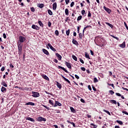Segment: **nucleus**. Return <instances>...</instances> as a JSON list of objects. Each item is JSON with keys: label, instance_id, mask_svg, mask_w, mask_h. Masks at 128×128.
<instances>
[{"label": "nucleus", "instance_id": "obj_8", "mask_svg": "<svg viewBox=\"0 0 128 128\" xmlns=\"http://www.w3.org/2000/svg\"><path fill=\"white\" fill-rule=\"evenodd\" d=\"M57 106H62V104L58 101H56L54 106V108H56Z\"/></svg>", "mask_w": 128, "mask_h": 128}, {"label": "nucleus", "instance_id": "obj_21", "mask_svg": "<svg viewBox=\"0 0 128 128\" xmlns=\"http://www.w3.org/2000/svg\"><path fill=\"white\" fill-rule=\"evenodd\" d=\"M110 102L112 104H116V100H109Z\"/></svg>", "mask_w": 128, "mask_h": 128}, {"label": "nucleus", "instance_id": "obj_46", "mask_svg": "<svg viewBox=\"0 0 128 128\" xmlns=\"http://www.w3.org/2000/svg\"><path fill=\"white\" fill-rule=\"evenodd\" d=\"M90 126H94V128H98V125H95L94 124L92 123L90 124Z\"/></svg>", "mask_w": 128, "mask_h": 128}, {"label": "nucleus", "instance_id": "obj_17", "mask_svg": "<svg viewBox=\"0 0 128 128\" xmlns=\"http://www.w3.org/2000/svg\"><path fill=\"white\" fill-rule=\"evenodd\" d=\"M56 56H57V58H58V60H62V57L60 54H58V53H56Z\"/></svg>", "mask_w": 128, "mask_h": 128}, {"label": "nucleus", "instance_id": "obj_2", "mask_svg": "<svg viewBox=\"0 0 128 128\" xmlns=\"http://www.w3.org/2000/svg\"><path fill=\"white\" fill-rule=\"evenodd\" d=\"M32 96L33 98H38L40 97V93L36 92H32Z\"/></svg>", "mask_w": 128, "mask_h": 128}, {"label": "nucleus", "instance_id": "obj_48", "mask_svg": "<svg viewBox=\"0 0 128 128\" xmlns=\"http://www.w3.org/2000/svg\"><path fill=\"white\" fill-rule=\"evenodd\" d=\"M68 20H70V17H66V19L65 20V22H68Z\"/></svg>", "mask_w": 128, "mask_h": 128}, {"label": "nucleus", "instance_id": "obj_11", "mask_svg": "<svg viewBox=\"0 0 128 128\" xmlns=\"http://www.w3.org/2000/svg\"><path fill=\"white\" fill-rule=\"evenodd\" d=\"M58 68L59 70L61 68V70H64V72H66L67 74H68V71L66 70V69L64 68L62 66H58Z\"/></svg>", "mask_w": 128, "mask_h": 128}, {"label": "nucleus", "instance_id": "obj_64", "mask_svg": "<svg viewBox=\"0 0 128 128\" xmlns=\"http://www.w3.org/2000/svg\"><path fill=\"white\" fill-rule=\"evenodd\" d=\"M60 127H61L62 128H64V126L63 124H60Z\"/></svg>", "mask_w": 128, "mask_h": 128}, {"label": "nucleus", "instance_id": "obj_20", "mask_svg": "<svg viewBox=\"0 0 128 128\" xmlns=\"http://www.w3.org/2000/svg\"><path fill=\"white\" fill-rule=\"evenodd\" d=\"M70 110L73 114H76V109H74L73 107H70Z\"/></svg>", "mask_w": 128, "mask_h": 128}, {"label": "nucleus", "instance_id": "obj_16", "mask_svg": "<svg viewBox=\"0 0 128 128\" xmlns=\"http://www.w3.org/2000/svg\"><path fill=\"white\" fill-rule=\"evenodd\" d=\"M42 78H44V80H50V78H48V76H46V75L42 74Z\"/></svg>", "mask_w": 128, "mask_h": 128}, {"label": "nucleus", "instance_id": "obj_19", "mask_svg": "<svg viewBox=\"0 0 128 128\" xmlns=\"http://www.w3.org/2000/svg\"><path fill=\"white\" fill-rule=\"evenodd\" d=\"M26 106H35V104L32 102H28V103H26Z\"/></svg>", "mask_w": 128, "mask_h": 128}, {"label": "nucleus", "instance_id": "obj_3", "mask_svg": "<svg viewBox=\"0 0 128 128\" xmlns=\"http://www.w3.org/2000/svg\"><path fill=\"white\" fill-rule=\"evenodd\" d=\"M103 8L106 12H108V14H110V12H112V10L110 9V8H106V6H104Z\"/></svg>", "mask_w": 128, "mask_h": 128}, {"label": "nucleus", "instance_id": "obj_39", "mask_svg": "<svg viewBox=\"0 0 128 128\" xmlns=\"http://www.w3.org/2000/svg\"><path fill=\"white\" fill-rule=\"evenodd\" d=\"M48 14H50V16H52V10H48Z\"/></svg>", "mask_w": 128, "mask_h": 128}, {"label": "nucleus", "instance_id": "obj_34", "mask_svg": "<svg viewBox=\"0 0 128 128\" xmlns=\"http://www.w3.org/2000/svg\"><path fill=\"white\" fill-rule=\"evenodd\" d=\"M82 15L78 16L77 18V21L78 22V21L80 20H82Z\"/></svg>", "mask_w": 128, "mask_h": 128}, {"label": "nucleus", "instance_id": "obj_50", "mask_svg": "<svg viewBox=\"0 0 128 128\" xmlns=\"http://www.w3.org/2000/svg\"><path fill=\"white\" fill-rule=\"evenodd\" d=\"M74 6V2H72L70 4V8H72V6Z\"/></svg>", "mask_w": 128, "mask_h": 128}, {"label": "nucleus", "instance_id": "obj_55", "mask_svg": "<svg viewBox=\"0 0 128 128\" xmlns=\"http://www.w3.org/2000/svg\"><path fill=\"white\" fill-rule=\"evenodd\" d=\"M92 88L93 90H94V92H96V87L94 86V85L92 86Z\"/></svg>", "mask_w": 128, "mask_h": 128}, {"label": "nucleus", "instance_id": "obj_10", "mask_svg": "<svg viewBox=\"0 0 128 128\" xmlns=\"http://www.w3.org/2000/svg\"><path fill=\"white\" fill-rule=\"evenodd\" d=\"M44 54H46V56H50V52H48V50L44 49V48H43L42 50Z\"/></svg>", "mask_w": 128, "mask_h": 128}, {"label": "nucleus", "instance_id": "obj_7", "mask_svg": "<svg viewBox=\"0 0 128 128\" xmlns=\"http://www.w3.org/2000/svg\"><path fill=\"white\" fill-rule=\"evenodd\" d=\"M32 28H33V30H40V27L36 24H33L32 26Z\"/></svg>", "mask_w": 128, "mask_h": 128}, {"label": "nucleus", "instance_id": "obj_27", "mask_svg": "<svg viewBox=\"0 0 128 128\" xmlns=\"http://www.w3.org/2000/svg\"><path fill=\"white\" fill-rule=\"evenodd\" d=\"M44 6V4H38V7L40 8H42Z\"/></svg>", "mask_w": 128, "mask_h": 128}, {"label": "nucleus", "instance_id": "obj_51", "mask_svg": "<svg viewBox=\"0 0 128 128\" xmlns=\"http://www.w3.org/2000/svg\"><path fill=\"white\" fill-rule=\"evenodd\" d=\"M55 34H56V36H58V34H59L58 30H55Z\"/></svg>", "mask_w": 128, "mask_h": 128}, {"label": "nucleus", "instance_id": "obj_63", "mask_svg": "<svg viewBox=\"0 0 128 128\" xmlns=\"http://www.w3.org/2000/svg\"><path fill=\"white\" fill-rule=\"evenodd\" d=\"M88 88L89 90H92V87L90 86V85L88 86Z\"/></svg>", "mask_w": 128, "mask_h": 128}, {"label": "nucleus", "instance_id": "obj_32", "mask_svg": "<svg viewBox=\"0 0 128 128\" xmlns=\"http://www.w3.org/2000/svg\"><path fill=\"white\" fill-rule=\"evenodd\" d=\"M72 58H73V60H75L76 62H78V58H76V56L74 55H72Z\"/></svg>", "mask_w": 128, "mask_h": 128}, {"label": "nucleus", "instance_id": "obj_37", "mask_svg": "<svg viewBox=\"0 0 128 128\" xmlns=\"http://www.w3.org/2000/svg\"><path fill=\"white\" fill-rule=\"evenodd\" d=\"M78 36H79V38H80V40H82V36H84L82 34V33H79Z\"/></svg>", "mask_w": 128, "mask_h": 128}, {"label": "nucleus", "instance_id": "obj_4", "mask_svg": "<svg viewBox=\"0 0 128 128\" xmlns=\"http://www.w3.org/2000/svg\"><path fill=\"white\" fill-rule=\"evenodd\" d=\"M19 42H26V38L22 36H20Z\"/></svg>", "mask_w": 128, "mask_h": 128}, {"label": "nucleus", "instance_id": "obj_31", "mask_svg": "<svg viewBox=\"0 0 128 128\" xmlns=\"http://www.w3.org/2000/svg\"><path fill=\"white\" fill-rule=\"evenodd\" d=\"M70 14V12H68V9L66 8L65 10V14H66V16H68Z\"/></svg>", "mask_w": 128, "mask_h": 128}, {"label": "nucleus", "instance_id": "obj_60", "mask_svg": "<svg viewBox=\"0 0 128 128\" xmlns=\"http://www.w3.org/2000/svg\"><path fill=\"white\" fill-rule=\"evenodd\" d=\"M80 62H82V64H84V60H82V58L80 59Z\"/></svg>", "mask_w": 128, "mask_h": 128}, {"label": "nucleus", "instance_id": "obj_59", "mask_svg": "<svg viewBox=\"0 0 128 128\" xmlns=\"http://www.w3.org/2000/svg\"><path fill=\"white\" fill-rule=\"evenodd\" d=\"M116 96H122V94L120 93H116Z\"/></svg>", "mask_w": 128, "mask_h": 128}, {"label": "nucleus", "instance_id": "obj_40", "mask_svg": "<svg viewBox=\"0 0 128 128\" xmlns=\"http://www.w3.org/2000/svg\"><path fill=\"white\" fill-rule=\"evenodd\" d=\"M81 13L82 16H84V14H86V10H83L81 11Z\"/></svg>", "mask_w": 128, "mask_h": 128}, {"label": "nucleus", "instance_id": "obj_49", "mask_svg": "<svg viewBox=\"0 0 128 128\" xmlns=\"http://www.w3.org/2000/svg\"><path fill=\"white\" fill-rule=\"evenodd\" d=\"M22 48H18V54H22Z\"/></svg>", "mask_w": 128, "mask_h": 128}, {"label": "nucleus", "instance_id": "obj_22", "mask_svg": "<svg viewBox=\"0 0 128 128\" xmlns=\"http://www.w3.org/2000/svg\"><path fill=\"white\" fill-rule=\"evenodd\" d=\"M67 122L68 124H72L74 128H76V124H74V122H70V121L68 120Z\"/></svg>", "mask_w": 128, "mask_h": 128}, {"label": "nucleus", "instance_id": "obj_45", "mask_svg": "<svg viewBox=\"0 0 128 128\" xmlns=\"http://www.w3.org/2000/svg\"><path fill=\"white\" fill-rule=\"evenodd\" d=\"M25 90H32V88H24Z\"/></svg>", "mask_w": 128, "mask_h": 128}, {"label": "nucleus", "instance_id": "obj_9", "mask_svg": "<svg viewBox=\"0 0 128 128\" xmlns=\"http://www.w3.org/2000/svg\"><path fill=\"white\" fill-rule=\"evenodd\" d=\"M56 86H57V87L59 90H62V84L60 82H58V81H56Z\"/></svg>", "mask_w": 128, "mask_h": 128}, {"label": "nucleus", "instance_id": "obj_23", "mask_svg": "<svg viewBox=\"0 0 128 128\" xmlns=\"http://www.w3.org/2000/svg\"><path fill=\"white\" fill-rule=\"evenodd\" d=\"M52 8L54 10H56V2H54L52 4Z\"/></svg>", "mask_w": 128, "mask_h": 128}, {"label": "nucleus", "instance_id": "obj_53", "mask_svg": "<svg viewBox=\"0 0 128 128\" xmlns=\"http://www.w3.org/2000/svg\"><path fill=\"white\" fill-rule=\"evenodd\" d=\"M122 114H126V116H128V112L126 111L122 110Z\"/></svg>", "mask_w": 128, "mask_h": 128}, {"label": "nucleus", "instance_id": "obj_25", "mask_svg": "<svg viewBox=\"0 0 128 128\" xmlns=\"http://www.w3.org/2000/svg\"><path fill=\"white\" fill-rule=\"evenodd\" d=\"M18 48H22V43L18 42Z\"/></svg>", "mask_w": 128, "mask_h": 128}, {"label": "nucleus", "instance_id": "obj_41", "mask_svg": "<svg viewBox=\"0 0 128 128\" xmlns=\"http://www.w3.org/2000/svg\"><path fill=\"white\" fill-rule=\"evenodd\" d=\"M108 86H112V88H114V84L108 83Z\"/></svg>", "mask_w": 128, "mask_h": 128}, {"label": "nucleus", "instance_id": "obj_29", "mask_svg": "<svg viewBox=\"0 0 128 128\" xmlns=\"http://www.w3.org/2000/svg\"><path fill=\"white\" fill-rule=\"evenodd\" d=\"M48 102L50 104H51L52 106H54V101H52V100H50L48 101Z\"/></svg>", "mask_w": 128, "mask_h": 128}, {"label": "nucleus", "instance_id": "obj_61", "mask_svg": "<svg viewBox=\"0 0 128 128\" xmlns=\"http://www.w3.org/2000/svg\"><path fill=\"white\" fill-rule=\"evenodd\" d=\"M66 4H68V2H70V0H65Z\"/></svg>", "mask_w": 128, "mask_h": 128}, {"label": "nucleus", "instance_id": "obj_42", "mask_svg": "<svg viewBox=\"0 0 128 128\" xmlns=\"http://www.w3.org/2000/svg\"><path fill=\"white\" fill-rule=\"evenodd\" d=\"M42 106H44V108H46V110H50V108L46 106L42 105Z\"/></svg>", "mask_w": 128, "mask_h": 128}, {"label": "nucleus", "instance_id": "obj_1", "mask_svg": "<svg viewBox=\"0 0 128 128\" xmlns=\"http://www.w3.org/2000/svg\"><path fill=\"white\" fill-rule=\"evenodd\" d=\"M37 122H46V119L44 118H42V116H40L38 117V118L36 119Z\"/></svg>", "mask_w": 128, "mask_h": 128}, {"label": "nucleus", "instance_id": "obj_56", "mask_svg": "<svg viewBox=\"0 0 128 128\" xmlns=\"http://www.w3.org/2000/svg\"><path fill=\"white\" fill-rule=\"evenodd\" d=\"M124 26H126V30H128V25L126 24V22H124Z\"/></svg>", "mask_w": 128, "mask_h": 128}, {"label": "nucleus", "instance_id": "obj_38", "mask_svg": "<svg viewBox=\"0 0 128 128\" xmlns=\"http://www.w3.org/2000/svg\"><path fill=\"white\" fill-rule=\"evenodd\" d=\"M111 36L112 38H115L116 40H119L120 39L114 36H113V35H111Z\"/></svg>", "mask_w": 128, "mask_h": 128}, {"label": "nucleus", "instance_id": "obj_35", "mask_svg": "<svg viewBox=\"0 0 128 128\" xmlns=\"http://www.w3.org/2000/svg\"><path fill=\"white\" fill-rule=\"evenodd\" d=\"M116 122H118V124H120V126H122L123 124L122 122V120H117Z\"/></svg>", "mask_w": 128, "mask_h": 128}, {"label": "nucleus", "instance_id": "obj_33", "mask_svg": "<svg viewBox=\"0 0 128 128\" xmlns=\"http://www.w3.org/2000/svg\"><path fill=\"white\" fill-rule=\"evenodd\" d=\"M103 112H106V114H108L109 116H112V114H110V112H108V110H103Z\"/></svg>", "mask_w": 128, "mask_h": 128}, {"label": "nucleus", "instance_id": "obj_13", "mask_svg": "<svg viewBox=\"0 0 128 128\" xmlns=\"http://www.w3.org/2000/svg\"><path fill=\"white\" fill-rule=\"evenodd\" d=\"M65 64L68 68H72V65L70 63H68L67 62H65Z\"/></svg>", "mask_w": 128, "mask_h": 128}, {"label": "nucleus", "instance_id": "obj_36", "mask_svg": "<svg viewBox=\"0 0 128 128\" xmlns=\"http://www.w3.org/2000/svg\"><path fill=\"white\" fill-rule=\"evenodd\" d=\"M70 29H68V30H66V34L68 36H70Z\"/></svg>", "mask_w": 128, "mask_h": 128}, {"label": "nucleus", "instance_id": "obj_44", "mask_svg": "<svg viewBox=\"0 0 128 128\" xmlns=\"http://www.w3.org/2000/svg\"><path fill=\"white\" fill-rule=\"evenodd\" d=\"M109 92L110 94H111L112 96V94H114V90H110L109 91Z\"/></svg>", "mask_w": 128, "mask_h": 128}, {"label": "nucleus", "instance_id": "obj_14", "mask_svg": "<svg viewBox=\"0 0 128 128\" xmlns=\"http://www.w3.org/2000/svg\"><path fill=\"white\" fill-rule=\"evenodd\" d=\"M119 46L122 48H126V42H124L122 44H119Z\"/></svg>", "mask_w": 128, "mask_h": 128}, {"label": "nucleus", "instance_id": "obj_43", "mask_svg": "<svg viewBox=\"0 0 128 128\" xmlns=\"http://www.w3.org/2000/svg\"><path fill=\"white\" fill-rule=\"evenodd\" d=\"M30 10L32 12H36V10L34 9V8L32 7L30 8Z\"/></svg>", "mask_w": 128, "mask_h": 128}, {"label": "nucleus", "instance_id": "obj_57", "mask_svg": "<svg viewBox=\"0 0 128 128\" xmlns=\"http://www.w3.org/2000/svg\"><path fill=\"white\" fill-rule=\"evenodd\" d=\"M80 100V102H82L83 104H84V102H86L84 101V98H81Z\"/></svg>", "mask_w": 128, "mask_h": 128}, {"label": "nucleus", "instance_id": "obj_26", "mask_svg": "<svg viewBox=\"0 0 128 128\" xmlns=\"http://www.w3.org/2000/svg\"><path fill=\"white\" fill-rule=\"evenodd\" d=\"M105 24H107V26H110V28H114V25H112L108 22H106Z\"/></svg>", "mask_w": 128, "mask_h": 128}, {"label": "nucleus", "instance_id": "obj_62", "mask_svg": "<svg viewBox=\"0 0 128 128\" xmlns=\"http://www.w3.org/2000/svg\"><path fill=\"white\" fill-rule=\"evenodd\" d=\"M3 38H6V34H3Z\"/></svg>", "mask_w": 128, "mask_h": 128}, {"label": "nucleus", "instance_id": "obj_5", "mask_svg": "<svg viewBox=\"0 0 128 128\" xmlns=\"http://www.w3.org/2000/svg\"><path fill=\"white\" fill-rule=\"evenodd\" d=\"M61 76H62V78L63 80H65V82H68V84H70V86H72V83H70V80H68V79L66 78V77L64 76H62V75Z\"/></svg>", "mask_w": 128, "mask_h": 128}, {"label": "nucleus", "instance_id": "obj_12", "mask_svg": "<svg viewBox=\"0 0 128 128\" xmlns=\"http://www.w3.org/2000/svg\"><path fill=\"white\" fill-rule=\"evenodd\" d=\"M72 42L73 44H75V46H78V42L74 40V38H72Z\"/></svg>", "mask_w": 128, "mask_h": 128}, {"label": "nucleus", "instance_id": "obj_18", "mask_svg": "<svg viewBox=\"0 0 128 128\" xmlns=\"http://www.w3.org/2000/svg\"><path fill=\"white\" fill-rule=\"evenodd\" d=\"M38 24L41 28H44V24L42 21L40 20V19L38 20Z\"/></svg>", "mask_w": 128, "mask_h": 128}, {"label": "nucleus", "instance_id": "obj_24", "mask_svg": "<svg viewBox=\"0 0 128 128\" xmlns=\"http://www.w3.org/2000/svg\"><path fill=\"white\" fill-rule=\"evenodd\" d=\"M1 92H6V88L2 86L1 88Z\"/></svg>", "mask_w": 128, "mask_h": 128}, {"label": "nucleus", "instance_id": "obj_6", "mask_svg": "<svg viewBox=\"0 0 128 128\" xmlns=\"http://www.w3.org/2000/svg\"><path fill=\"white\" fill-rule=\"evenodd\" d=\"M48 46H49V48H50V49L52 50V52H56V48H54L52 46V44H50V43H48Z\"/></svg>", "mask_w": 128, "mask_h": 128}, {"label": "nucleus", "instance_id": "obj_30", "mask_svg": "<svg viewBox=\"0 0 128 128\" xmlns=\"http://www.w3.org/2000/svg\"><path fill=\"white\" fill-rule=\"evenodd\" d=\"M1 84H2V86H5V88H7V86H8V84H6L5 82H1Z\"/></svg>", "mask_w": 128, "mask_h": 128}, {"label": "nucleus", "instance_id": "obj_54", "mask_svg": "<svg viewBox=\"0 0 128 128\" xmlns=\"http://www.w3.org/2000/svg\"><path fill=\"white\" fill-rule=\"evenodd\" d=\"M48 26L49 28H50L52 26V22H48Z\"/></svg>", "mask_w": 128, "mask_h": 128}, {"label": "nucleus", "instance_id": "obj_52", "mask_svg": "<svg viewBox=\"0 0 128 128\" xmlns=\"http://www.w3.org/2000/svg\"><path fill=\"white\" fill-rule=\"evenodd\" d=\"M88 18H90V16H92V14H90V11H88Z\"/></svg>", "mask_w": 128, "mask_h": 128}, {"label": "nucleus", "instance_id": "obj_28", "mask_svg": "<svg viewBox=\"0 0 128 128\" xmlns=\"http://www.w3.org/2000/svg\"><path fill=\"white\" fill-rule=\"evenodd\" d=\"M85 56L86 58H88L89 60H90V54H88L86 52H85Z\"/></svg>", "mask_w": 128, "mask_h": 128}, {"label": "nucleus", "instance_id": "obj_47", "mask_svg": "<svg viewBox=\"0 0 128 128\" xmlns=\"http://www.w3.org/2000/svg\"><path fill=\"white\" fill-rule=\"evenodd\" d=\"M98 82V78H94V82L96 83V82Z\"/></svg>", "mask_w": 128, "mask_h": 128}, {"label": "nucleus", "instance_id": "obj_15", "mask_svg": "<svg viewBox=\"0 0 128 128\" xmlns=\"http://www.w3.org/2000/svg\"><path fill=\"white\" fill-rule=\"evenodd\" d=\"M26 120H30V122H35L34 119L30 117H26Z\"/></svg>", "mask_w": 128, "mask_h": 128}, {"label": "nucleus", "instance_id": "obj_58", "mask_svg": "<svg viewBox=\"0 0 128 128\" xmlns=\"http://www.w3.org/2000/svg\"><path fill=\"white\" fill-rule=\"evenodd\" d=\"M80 68L83 72H86V68H84V67H81Z\"/></svg>", "mask_w": 128, "mask_h": 128}]
</instances>
